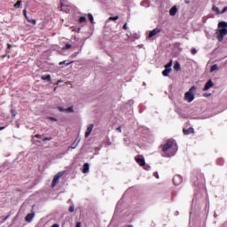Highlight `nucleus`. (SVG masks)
Returning <instances> with one entry per match:
<instances>
[{"label": "nucleus", "instance_id": "nucleus-1", "mask_svg": "<svg viewBox=\"0 0 227 227\" xmlns=\"http://www.w3.org/2000/svg\"><path fill=\"white\" fill-rule=\"evenodd\" d=\"M161 148L163 152L162 157H173V155H175L178 150L176 144L174 143H167L161 145Z\"/></svg>", "mask_w": 227, "mask_h": 227}, {"label": "nucleus", "instance_id": "nucleus-2", "mask_svg": "<svg viewBox=\"0 0 227 227\" xmlns=\"http://www.w3.org/2000/svg\"><path fill=\"white\" fill-rule=\"evenodd\" d=\"M194 91H196V86H192L189 91L185 92L184 100H186V102L191 103L194 100Z\"/></svg>", "mask_w": 227, "mask_h": 227}, {"label": "nucleus", "instance_id": "nucleus-3", "mask_svg": "<svg viewBox=\"0 0 227 227\" xmlns=\"http://www.w3.org/2000/svg\"><path fill=\"white\" fill-rule=\"evenodd\" d=\"M65 175V172H59L53 178L51 187H56L59 184V178Z\"/></svg>", "mask_w": 227, "mask_h": 227}, {"label": "nucleus", "instance_id": "nucleus-4", "mask_svg": "<svg viewBox=\"0 0 227 227\" xmlns=\"http://www.w3.org/2000/svg\"><path fill=\"white\" fill-rule=\"evenodd\" d=\"M226 35H227V28H221L219 30V34L217 35L216 38L219 42H223V40L224 36H226Z\"/></svg>", "mask_w": 227, "mask_h": 227}, {"label": "nucleus", "instance_id": "nucleus-5", "mask_svg": "<svg viewBox=\"0 0 227 227\" xmlns=\"http://www.w3.org/2000/svg\"><path fill=\"white\" fill-rule=\"evenodd\" d=\"M23 15L27 19V22H29L30 24H33L34 26H36V20H33L27 17V11L26 9L23 10Z\"/></svg>", "mask_w": 227, "mask_h": 227}, {"label": "nucleus", "instance_id": "nucleus-6", "mask_svg": "<svg viewBox=\"0 0 227 227\" xmlns=\"http://www.w3.org/2000/svg\"><path fill=\"white\" fill-rule=\"evenodd\" d=\"M160 33V28H154L153 30L149 32V38H153V36H156V35H159Z\"/></svg>", "mask_w": 227, "mask_h": 227}, {"label": "nucleus", "instance_id": "nucleus-7", "mask_svg": "<svg viewBox=\"0 0 227 227\" xmlns=\"http://www.w3.org/2000/svg\"><path fill=\"white\" fill-rule=\"evenodd\" d=\"M93 124H90L87 128V130L85 132V137L88 138L90 136H91V132H93Z\"/></svg>", "mask_w": 227, "mask_h": 227}, {"label": "nucleus", "instance_id": "nucleus-8", "mask_svg": "<svg viewBox=\"0 0 227 227\" xmlns=\"http://www.w3.org/2000/svg\"><path fill=\"white\" fill-rule=\"evenodd\" d=\"M174 185H180L182 184V176H175L173 178Z\"/></svg>", "mask_w": 227, "mask_h": 227}, {"label": "nucleus", "instance_id": "nucleus-9", "mask_svg": "<svg viewBox=\"0 0 227 227\" xmlns=\"http://www.w3.org/2000/svg\"><path fill=\"white\" fill-rule=\"evenodd\" d=\"M214 86V82L212 80H208L203 88V91H208L209 88Z\"/></svg>", "mask_w": 227, "mask_h": 227}, {"label": "nucleus", "instance_id": "nucleus-10", "mask_svg": "<svg viewBox=\"0 0 227 227\" xmlns=\"http://www.w3.org/2000/svg\"><path fill=\"white\" fill-rule=\"evenodd\" d=\"M183 133L184 134V136H189V134H194V128L190 127L188 129H184Z\"/></svg>", "mask_w": 227, "mask_h": 227}, {"label": "nucleus", "instance_id": "nucleus-11", "mask_svg": "<svg viewBox=\"0 0 227 227\" xmlns=\"http://www.w3.org/2000/svg\"><path fill=\"white\" fill-rule=\"evenodd\" d=\"M136 162L138 163L139 166H145V158L141 157V156H137L135 158Z\"/></svg>", "mask_w": 227, "mask_h": 227}, {"label": "nucleus", "instance_id": "nucleus-12", "mask_svg": "<svg viewBox=\"0 0 227 227\" xmlns=\"http://www.w3.org/2000/svg\"><path fill=\"white\" fill-rule=\"evenodd\" d=\"M34 217H35V214L34 213H29L25 217V221H27V223H31V221H33Z\"/></svg>", "mask_w": 227, "mask_h": 227}, {"label": "nucleus", "instance_id": "nucleus-13", "mask_svg": "<svg viewBox=\"0 0 227 227\" xmlns=\"http://www.w3.org/2000/svg\"><path fill=\"white\" fill-rule=\"evenodd\" d=\"M178 12V9L176 8V5L173 6L170 10H169V15H171L172 17H175V15H176V12Z\"/></svg>", "mask_w": 227, "mask_h": 227}, {"label": "nucleus", "instance_id": "nucleus-14", "mask_svg": "<svg viewBox=\"0 0 227 227\" xmlns=\"http://www.w3.org/2000/svg\"><path fill=\"white\" fill-rule=\"evenodd\" d=\"M82 173H90V163H84L82 167Z\"/></svg>", "mask_w": 227, "mask_h": 227}, {"label": "nucleus", "instance_id": "nucleus-15", "mask_svg": "<svg viewBox=\"0 0 227 227\" xmlns=\"http://www.w3.org/2000/svg\"><path fill=\"white\" fill-rule=\"evenodd\" d=\"M60 111H64V113H74V106H69L66 109L59 108Z\"/></svg>", "mask_w": 227, "mask_h": 227}, {"label": "nucleus", "instance_id": "nucleus-16", "mask_svg": "<svg viewBox=\"0 0 227 227\" xmlns=\"http://www.w3.org/2000/svg\"><path fill=\"white\" fill-rule=\"evenodd\" d=\"M218 27H221L222 29H226V27H227V23H226V21H221V22H219Z\"/></svg>", "mask_w": 227, "mask_h": 227}, {"label": "nucleus", "instance_id": "nucleus-17", "mask_svg": "<svg viewBox=\"0 0 227 227\" xmlns=\"http://www.w3.org/2000/svg\"><path fill=\"white\" fill-rule=\"evenodd\" d=\"M169 74H171V69H166L162 71V75L164 77H168V75H169Z\"/></svg>", "mask_w": 227, "mask_h": 227}, {"label": "nucleus", "instance_id": "nucleus-18", "mask_svg": "<svg viewBox=\"0 0 227 227\" xmlns=\"http://www.w3.org/2000/svg\"><path fill=\"white\" fill-rule=\"evenodd\" d=\"M41 79L42 81H48V82H51V74L43 75Z\"/></svg>", "mask_w": 227, "mask_h": 227}, {"label": "nucleus", "instance_id": "nucleus-19", "mask_svg": "<svg viewBox=\"0 0 227 227\" xmlns=\"http://www.w3.org/2000/svg\"><path fill=\"white\" fill-rule=\"evenodd\" d=\"M22 5V1L19 0L17 1V3L14 4V8H20V6Z\"/></svg>", "mask_w": 227, "mask_h": 227}, {"label": "nucleus", "instance_id": "nucleus-20", "mask_svg": "<svg viewBox=\"0 0 227 227\" xmlns=\"http://www.w3.org/2000/svg\"><path fill=\"white\" fill-rule=\"evenodd\" d=\"M212 10H213V12H215V13H217V15L221 14V11H219V9L217 7H215V5L213 6Z\"/></svg>", "mask_w": 227, "mask_h": 227}, {"label": "nucleus", "instance_id": "nucleus-21", "mask_svg": "<svg viewBox=\"0 0 227 227\" xmlns=\"http://www.w3.org/2000/svg\"><path fill=\"white\" fill-rule=\"evenodd\" d=\"M172 66H173V61H170L168 64L165 65V68L171 70Z\"/></svg>", "mask_w": 227, "mask_h": 227}, {"label": "nucleus", "instance_id": "nucleus-22", "mask_svg": "<svg viewBox=\"0 0 227 227\" xmlns=\"http://www.w3.org/2000/svg\"><path fill=\"white\" fill-rule=\"evenodd\" d=\"M174 70H176V72H178V70H180V64L178 62H176L174 65Z\"/></svg>", "mask_w": 227, "mask_h": 227}, {"label": "nucleus", "instance_id": "nucleus-23", "mask_svg": "<svg viewBox=\"0 0 227 227\" xmlns=\"http://www.w3.org/2000/svg\"><path fill=\"white\" fill-rule=\"evenodd\" d=\"M79 22H80V24H82V23L86 22V17L81 16L80 19H79Z\"/></svg>", "mask_w": 227, "mask_h": 227}, {"label": "nucleus", "instance_id": "nucleus-24", "mask_svg": "<svg viewBox=\"0 0 227 227\" xmlns=\"http://www.w3.org/2000/svg\"><path fill=\"white\" fill-rule=\"evenodd\" d=\"M218 67L216 64L213 65L210 68V72H215L217 70Z\"/></svg>", "mask_w": 227, "mask_h": 227}, {"label": "nucleus", "instance_id": "nucleus-25", "mask_svg": "<svg viewBox=\"0 0 227 227\" xmlns=\"http://www.w3.org/2000/svg\"><path fill=\"white\" fill-rule=\"evenodd\" d=\"M88 19H89V20L91 22V24H93V14L89 13V14H88Z\"/></svg>", "mask_w": 227, "mask_h": 227}, {"label": "nucleus", "instance_id": "nucleus-26", "mask_svg": "<svg viewBox=\"0 0 227 227\" xmlns=\"http://www.w3.org/2000/svg\"><path fill=\"white\" fill-rule=\"evenodd\" d=\"M118 19H120L119 16H114V17H110V18L108 19V20H118Z\"/></svg>", "mask_w": 227, "mask_h": 227}, {"label": "nucleus", "instance_id": "nucleus-27", "mask_svg": "<svg viewBox=\"0 0 227 227\" xmlns=\"http://www.w3.org/2000/svg\"><path fill=\"white\" fill-rule=\"evenodd\" d=\"M11 49H12V44L7 43V50H6L7 54H10V50Z\"/></svg>", "mask_w": 227, "mask_h": 227}, {"label": "nucleus", "instance_id": "nucleus-28", "mask_svg": "<svg viewBox=\"0 0 227 227\" xmlns=\"http://www.w3.org/2000/svg\"><path fill=\"white\" fill-rule=\"evenodd\" d=\"M191 53L194 56V54L198 53V50H196V48H192Z\"/></svg>", "mask_w": 227, "mask_h": 227}, {"label": "nucleus", "instance_id": "nucleus-29", "mask_svg": "<svg viewBox=\"0 0 227 227\" xmlns=\"http://www.w3.org/2000/svg\"><path fill=\"white\" fill-rule=\"evenodd\" d=\"M75 211V207L74 205H72L71 207H69V212L73 213Z\"/></svg>", "mask_w": 227, "mask_h": 227}, {"label": "nucleus", "instance_id": "nucleus-30", "mask_svg": "<svg viewBox=\"0 0 227 227\" xmlns=\"http://www.w3.org/2000/svg\"><path fill=\"white\" fill-rule=\"evenodd\" d=\"M65 49H72V44L67 43V44L65 45Z\"/></svg>", "mask_w": 227, "mask_h": 227}, {"label": "nucleus", "instance_id": "nucleus-31", "mask_svg": "<svg viewBox=\"0 0 227 227\" xmlns=\"http://www.w3.org/2000/svg\"><path fill=\"white\" fill-rule=\"evenodd\" d=\"M122 29H124L125 31H127V29H128L127 23H125V24L123 25Z\"/></svg>", "mask_w": 227, "mask_h": 227}, {"label": "nucleus", "instance_id": "nucleus-32", "mask_svg": "<svg viewBox=\"0 0 227 227\" xmlns=\"http://www.w3.org/2000/svg\"><path fill=\"white\" fill-rule=\"evenodd\" d=\"M226 12H227V7H224V8L223 9V11L221 12V13H226Z\"/></svg>", "mask_w": 227, "mask_h": 227}, {"label": "nucleus", "instance_id": "nucleus-33", "mask_svg": "<svg viewBox=\"0 0 227 227\" xmlns=\"http://www.w3.org/2000/svg\"><path fill=\"white\" fill-rule=\"evenodd\" d=\"M51 139H52V138H51V137H44V138L43 139V141H51Z\"/></svg>", "mask_w": 227, "mask_h": 227}, {"label": "nucleus", "instance_id": "nucleus-34", "mask_svg": "<svg viewBox=\"0 0 227 227\" xmlns=\"http://www.w3.org/2000/svg\"><path fill=\"white\" fill-rule=\"evenodd\" d=\"M51 227H59V224L58 223H54L53 225H51Z\"/></svg>", "mask_w": 227, "mask_h": 227}, {"label": "nucleus", "instance_id": "nucleus-35", "mask_svg": "<svg viewBox=\"0 0 227 227\" xmlns=\"http://www.w3.org/2000/svg\"><path fill=\"white\" fill-rule=\"evenodd\" d=\"M117 132H121V127L117 128Z\"/></svg>", "mask_w": 227, "mask_h": 227}, {"label": "nucleus", "instance_id": "nucleus-36", "mask_svg": "<svg viewBox=\"0 0 227 227\" xmlns=\"http://www.w3.org/2000/svg\"><path fill=\"white\" fill-rule=\"evenodd\" d=\"M154 176H155L156 178H159V173L155 172V173H154Z\"/></svg>", "mask_w": 227, "mask_h": 227}, {"label": "nucleus", "instance_id": "nucleus-37", "mask_svg": "<svg viewBox=\"0 0 227 227\" xmlns=\"http://www.w3.org/2000/svg\"><path fill=\"white\" fill-rule=\"evenodd\" d=\"M75 227H81V222H78L75 225Z\"/></svg>", "mask_w": 227, "mask_h": 227}, {"label": "nucleus", "instance_id": "nucleus-38", "mask_svg": "<svg viewBox=\"0 0 227 227\" xmlns=\"http://www.w3.org/2000/svg\"><path fill=\"white\" fill-rule=\"evenodd\" d=\"M51 120H52V121H58V120L54 117H51Z\"/></svg>", "mask_w": 227, "mask_h": 227}, {"label": "nucleus", "instance_id": "nucleus-39", "mask_svg": "<svg viewBox=\"0 0 227 227\" xmlns=\"http://www.w3.org/2000/svg\"><path fill=\"white\" fill-rule=\"evenodd\" d=\"M35 137H37L38 139H42L41 135H35Z\"/></svg>", "mask_w": 227, "mask_h": 227}, {"label": "nucleus", "instance_id": "nucleus-40", "mask_svg": "<svg viewBox=\"0 0 227 227\" xmlns=\"http://www.w3.org/2000/svg\"><path fill=\"white\" fill-rule=\"evenodd\" d=\"M77 146V145H75L74 146H73V147H68V150H74V148H75Z\"/></svg>", "mask_w": 227, "mask_h": 227}, {"label": "nucleus", "instance_id": "nucleus-41", "mask_svg": "<svg viewBox=\"0 0 227 227\" xmlns=\"http://www.w3.org/2000/svg\"><path fill=\"white\" fill-rule=\"evenodd\" d=\"M167 143H173V140H172V139H168V140L167 141Z\"/></svg>", "mask_w": 227, "mask_h": 227}, {"label": "nucleus", "instance_id": "nucleus-42", "mask_svg": "<svg viewBox=\"0 0 227 227\" xmlns=\"http://www.w3.org/2000/svg\"><path fill=\"white\" fill-rule=\"evenodd\" d=\"M0 130H4V127H0Z\"/></svg>", "mask_w": 227, "mask_h": 227}, {"label": "nucleus", "instance_id": "nucleus-43", "mask_svg": "<svg viewBox=\"0 0 227 227\" xmlns=\"http://www.w3.org/2000/svg\"><path fill=\"white\" fill-rule=\"evenodd\" d=\"M64 64H65V62H60V63H59V65H64Z\"/></svg>", "mask_w": 227, "mask_h": 227}, {"label": "nucleus", "instance_id": "nucleus-44", "mask_svg": "<svg viewBox=\"0 0 227 227\" xmlns=\"http://www.w3.org/2000/svg\"><path fill=\"white\" fill-rule=\"evenodd\" d=\"M59 82H61V81H58V84H59Z\"/></svg>", "mask_w": 227, "mask_h": 227}, {"label": "nucleus", "instance_id": "nucleus-45", "mask_svg": "<svg viewBox=\"0 0 227 227\" xmlns=\"http://www.w3.org/2000/svg\"><path fill=\"white\" fill-rule=\"evenodd\" d=\"M3 58H6V55H4Z\"/></svg>", "mask_w": 227, "mask_h": 227}]
</instances>
